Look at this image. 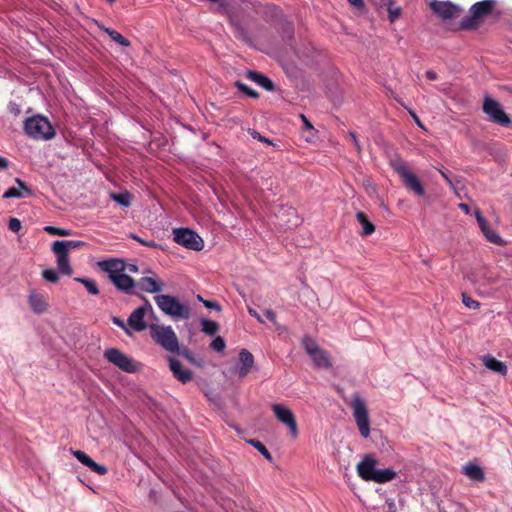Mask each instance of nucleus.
I'll use <instances>...</instances> for the list:
<instances>
[{
	"label": "nucleus",
	"mask_w": 512,
	"mask_h": 512,
	"mask_svg": "<svg viewBox=\"0 0 512 512\" xmlns=\"http://www.w3.org/2000/svg\"><path fill=\"white\" fill-rule=\"evenodd\" d=\"M496 0H483L476 2L470 7L469 15L465 16L459 23L460 30H475L483 18L490 15L496 6Z\"/></svg>",
	"instance_id": "f257e3e1"
},
{
	"label": "nucleus",
	"mask_w": 512,
	"mask_h": 512,
	"mask_svg": "<svg viewBox=\"0 0 512 512\" xmlns=\"http://www.w3.org/2000/svg\"><path fill=\"white\" fill-rule=\"evenodd\" d=\"M149 329L152 340L165 351L170 353L179 351V341L171 326L150 324Z\"/></svg>",
	"instance_id": "f03ea898"
},
{
	"label": "nucleus",
	"mask_w": 512,
	"mask_h": 512,
	"mask_svg": "<svg viewBox=\"0 0 512 512\" xmlns=\"http://www.w3.org/2000/svg\"><path fill=\"white\" fill-rule=\"evenodd\" d=\"M154 300L165 315L176 319H188L191 315L190 307L187 304L180 303L172 295H156Z\"/></svg>",
	"instance_id": "7ed1b4c3"
},
{
	"label": "nucleus",
	"mask_w": 512,
	"mask_h": 512,
	"mask_svg": "<svg viewBox=\"0 0 512 512\" xmlns=\"http://www.w3.org/2000/svg\"><path fill=\"white\" fill-rule=\"evenodd\" d=\"M393 170L401 177L405 187L413 191L417 196H424L425 189L418 176L411 172L401 159L391 161Z\"/></svg>",
	"instance_id": "20e7f679"
},
{
	"label": "nucleus",
	"mask_w": 512,
	"mask_h": 512,
	"mask_svg": "<svg viewBox=\"0 0 512 512\" xmlns=\"http://www.w3.org/2000/svg\"><path fill=\"white\" fill-rule=\"evenodd\" d=\"M301 344L316 368L328 369L332 366L329 354L312 337L305 335Z\"/></svg>",
	"instance_id": "39448f33"
},
{
	"label": "nucleus",
	"mask_w": 512,
	"mask_h": 512,
	"mask_svg": "<svg viewBox=\"0 0 512 512\" xmlns=\"http://www.w3.org/2000/svg\"><path fill=\"white\" fill-rule=\"evenodd\" d=\"M104 358L126 373H135L140 369V363L123 353L118 348H108L104 351Z\"/></svg>",
	"instance_id": "423d86ee"
},
{
	"label": "nucleus",
	"mask_w": 512,
	"mask_h": 512,
	"mask_svg": "<svg viewBox=\"0 0 512 512\" xmlns=\"http://www.w3.org/2000/svg\"><path fill=\"white\" fill-rule=\"evenodd\" d=\"M173 240L190 250L200 251L204 247V241L197 232L186 227L175 228L173 230Z\"/></svg>",
	"instance_id": "0eeeda50"
},
{
	"label": "nucleus",
	"mask_w": 512,
	"mask_h": 512,
	"mask_svg": "<svg viewBox=\"0 0 512 512\" xmlns=\"http://www.w3.org/2000/svg\"><path fill=\"white\" fill-rule=\"evenodd\" d=\"M352 408L353 416L361 436L368 438L370 435V420L365 401L359 395H355L352 401Z\"/></svg>",
	"instance_id": "6e6552de"
},
{
	"label": "nucleus",
	"mask_w": 512,
	"mask_h": 512,
	"mask_svg": "<svg viewBox=\"0 0 512 512\" xmlns=\"http://www.w3.org/2000/svg\"><path fill=\"white\" fill-rule=\"evenodd\" d=\"M271 410L274 412L277 420L288 427L290 435L296 438L298 436V427L292 410L281 404H272Z\"/></svg>",
	"instance_id": "1a4fd4ad"
},
{
	"label": "nucleus",
	"mask_w": 512,
	"mask_h": 512,
	"mask_svg": "<svg viewBox=\"0 0 512 512\" xmlns=\"http://www.w3.org/2000/svg\"><path fill=\"white\" fill-rule=\"evenodd\" d=\"M483 111L496 124L507 126L510 123L508 115L504 112L499 102L486 97L483 103Z\"/></svg>",
	"instance_id": "9d476101"
},
{
	"label": "nucleus",
	"mask_w": 512,
	"mask_h": 512,
	"mask_svg": "<svg viewBox=\"0 0 512 512\" xmlns=\"http://www.w3.org/2000/svg\"><path fill=\"white\" fill-rule=\"evenodd\" d=\"M145 301V305L138 307L135 309L130 316L128 317L127 323L137 332L144 331L147 328V324L144 321V317L148 310L153 312L152 305L145 297H141Z\"/></svg>",
	"instance_id": "9b49d317"
},
{
	"label": "nucleus",
	"mask_w": 512,
	"mask_h": 512,
	"mask_svg": "<svg viewBox=\"0 0 512 512\" xmlns=\"http://www.w3.org/2000/svg\"><path fill=\"white\" fill-rule=\"evenodd\" d=\"M51 250L56 256V263L58 271L63 274L70 276L73 273V269L70 264L69 252L57 241H54L51 245Z\"/></svg>",
	"instance_id": "f8f14e48"
},
{
	"label": "nucleus",
	"mask_w": 512,
	"mask_h": 512,
	"mask_svg": "<svg viewBox=\"0 0 512 512\" xmlns=\"http://www.w3.org/2000/svg\"><path fill=\"white\" fill-rule=\"evenodd\" d=\"M110 281L119 291L128 295H136L142 297L138 292L135 291V280L124 272L119 275H110Z\"/></svg>",
	"instance_id": "ddd939ff"
},
{
	"label": "nucleus",
	"mask_w": 512,
	"mask_h": 512,
	"mask_svg": "<svg viewBox=\"0 0 512 512\" xmlns=\"http://www.w3.org/2000/svg\"><path fill=\"white\" fill-rule=\"evenodd\" d=\"M31 310L38 315L48 310L47 297L36 289H30L27 297Z\"/></svg>",
	"instance_id": "4468645a"
},
{
	"label": "nucleus",
	"mask_w": 512,
	"mask_h": 512,
	"mask_svg": "<svg viewBox=\"0 0 512 512\" xmlns=\"http://www.w3.org/2000/svg\"><path fill=\"white\" fill-rule=\"evenodd\" d=\"M169 369L172 372V375L175 379H177L182 384L189 383L193 379V373L191 370L183 367L181 362L174 358H168Z\"/></svg>",
	"instance_id": "2eb2a0df"
},
{
	"label": "nucleus",
	"mask_w": 512,
	"mask_h": 512,
	"mask_svg": "<svg viewBox=\"0 0 512 512\" xmlns=\"http://www.w3.org/2000/svg\"><path fill=\"white\" fill-rule=\"evenodd\" d=\"M430 8L444 20L454 18L459 11L458 7L450 1H433L430 3Z\"/></svg>",
	"instance_id": "dca6fc26"
},
{
	"label": "nucleus",
	"mask_w": 512,
	"mask_h": 512,
	"mask_svg": "<svg viewBox=\"0 0 512 512\" xmlns=\"http://www.w3.org/2000/svg\"><path fill=\"white\" fill-rule=\"evenodd\" d=\"M377 461L371 455H365L361 462L357 465L358 475L365 481H372L373 475L377 470Z\"/></svg>",
	"instance_id": "f3484780"
},
{
	"label": "nucleus",
	"mask_w": 512,
	"mask_h": 512,
	"mask_svg": "<svg viewBox=\"0 0 512 512\" xmlns=\"http://www.w3.org/2000/svg\"><path fill=\"white\" fill-rule=\"evenodd\" d=\"M98 266L102 271L108 274L109 279L110 275H119L126 271V263L120 258H110L99 261Z\"/></svg>",
	"instance_id": "a211bd4d"
},
{
	"label": "nucleus",
	"mask_w": 512,
	"mask_h": 512,
	"mask_svg": "<svg viewBox=\"0 0 512 512\" xmlns=\"http://www.w3.org/2000/svg\"><path fill=\"white\" fill-rule=\"evenodd\" d=\"M15 183L16 186H12L4 192L2 196L4 199L25 198L33 194L32 190L20 178H16Z\"/></svg>",
	"instance_id": "6ab92c4d"
},
{
	"label": "nucleus",
	"mask_w": 512,
	"mask_h": 512,
	"mask_svg": "<svg viewBox=\"0 0 512 512\" xmlns=\"http://www.w3.org/2000/svg\"><path fill=\"white\" fill-rule=\"evenodd\" d=\"M73 456L83 465L91 469V471L98 475L107 473V468L104 465L96 463L89 455L81 450H72Z\"/></svg>",
	"instance_id": "aec40b11"
},
{
	"label": "nucleus",
	"mask_w": 512,
	"mask_h": 512,
	"mask_svg": "<svg viewBox=\"0 0 512 512\" xmlns=\"http://www.w3.org/2000/svg\"><path fill=\"white\" fill-rule=\"evenodd\" d=\"M238 361V376L240 378H244L247 376L254 365V356L249 350L241 349L238 355Z\"/></svg>",
	"instance_id": "412c9836"
},
{
	"label": "nucleus",
	"mask_w": 512,
	"mask_h": 512,
	"mask_svg": "<svg viewBox=\"0 0 512 512\" xmlns=\"http://www.w3.org/2000/svg\"><path fill=\"white\" fill-rule=\"evenodd\" d=\"M137 286L146 293H158L163 290V283L154 277H142L137 282Z\"/></svg>",
	"instance_id": "4be33fe9"
},
{
	"label": "nucleus",
	"mask_w": 512,
	"mask_h": 512,
	"mask_svg": "<svg viewBox=\"0 0 512 512\" xmlns=\"http://www.w3.org/2000/svg\"><path fill=\"white\" fill-rule=\"evenodd\" d=\"M481 360L487 369L503 376L507 374L506 364L502 361L497 360L492 355H484L481 357Z\"/></svg>",
	"instance_id": "5701e85b"
},
{
	"label": "nucleus",
	"mask_w": 512,
	"mask_h": 512,
	"mask_svg": "<svg viewBox=\"0 0 512 512\" xmlns=\"http://www.w3.org/2000/svg\"><path fill=\"white\" fill-rule=\"evenodd\" d=\"M24 126L23 128H53L51 122L48 120L47 117L41 115V114H34L31 115L24 120Z\"/></svg>",
	"instance_id": "b1692460"
},
{
	"label": "nucleus",
	"mask_w": 512,
	"mask_h": 512,
	"mask_svg": "<svg viewBox=\"0 0 512 512\" xmlns=\"http://www.w3.org/2000/svg\"><path fill=\"white\" fill-rule=\"evenodd\" d=\"M24 135L34 141H47L56 136V130H23Z\"/></svg>",
	"instance_id": "393cba45"
},
{
	"label": "nucleus",
	"mask_w": 512,
	"mask_h": 512,
	"mask_svg": "<svg viewBox=\"0 0 512 512\" xmlns=\"http://www.w3.org/2000/svg\"><path fill=\"white\" fill-rule=\"evenodd\" d=\"M464 473L474 481L482 482L485 480V474L481 466L476 463L469 462L463 467Z\"/></svg>",
	"instance_id": "a878e982"
},
{
	"label": "nucleus",
	"mask_w": 512,
	"mask_h": 512,
	"mask_svg": "<svg viewBox=\"0 0 512 512\" xmlns=\"http://www.w3.org/2000/svg\"><path fill=\"white\" fill-rule=\"evenodd\" d=\"M247 78L251 81L257 83L261 87H263L267 91H273L274 90V84L273 82L266 77L265 75L256 72V71H248L247 72Z\"/></svg>",
	"instance_id": "bb28decb"
},
{
	"label": "nucleus",
	"mask_w": 512,
	"mask_h": 512,
	"mask_svg": "<svg viewBox=\"0 0 512 512\" xmlns=\"http://www.w3.org/2000/svg\"><path fill=\"white\" fill-rule=\"evenodd\" d=\"M397 477V472L391 468L378 469L373 475L372 481L375 483H387Z\"/></svg>",
	"instance_id": "cd10ccee"
},
{
	"label": "nucleus",
	"mask_w": 512,
	"mask_h": 512,
	"mask_svg": "<svg viewBox=\"0 0 512 512\" xmlns=\"http://www.w3.org/2000/svg\"><path fill=\"white\" fill-rule=\"evenodd\" d=\"M356 219L362 226V236H369L375 232V225L368 219L364 212H357Z\"/></svg>",
	"instance_id": "c85d7f7f"
},
{
	"label": "nucleus",
	"mask_w": 512,
	"mask_h": 512,
	"mask_svg": "<svg viewBox=\"0 0 512 512\" xmlns=\"http://www.w3.org/2000/svg\"><path fill=\"white\" fill-rule=\"evenodd\" d=\"M175 354H178L184 357L189 363L192 365L202 368L205 364V361L202 357H196L187 347H179V351Z\"/></svg>",
	"instance_id": "c756f323"
},
{
	"label": "nucleus",
	"mask_w": 512,
	"mask_h": 512,
	"mask_svg": "<svg viewBox=\"0 0 512 512\" xmlns=\"http://www.w3.org/2000/svg\"><path fill=\"white\" fill-rule=\"evenodd\" d=\"M110 198L124 208H128L132 204L133 199L132 194L128 191H123L120 193L112 192L110 193Z\"/></svg>",
	"instance_id": "7c9ffc66"
},
{
	"label": "nucleus",
	"mask_w": 512,
	"mask_h": 512,
	"mask_svg": "<svg viewBox=\"0 0 512 512\" xmlns=\"http://www.w3.org/2000/svg\"><path fill=\"white\" fill-rule=\"evenodd\" d=\"M74 280L78 283H81L88 291L90 295H98L99 294V288L97 286V283L94 279L91 278H84V277H75Z\"/></svg>",
	"instance_id": "2f4dec72"
},
{
	"label": "nucleus",
	"mask_w": 512,
	"mask_h": 512,
	"mask_svg": "<svg viewBox=\"0 0 512 512\" xmlns=\"http://www.w3.org/2000/svg\"><path fill=\"white\" fill-rule=\"evenodd\" d=\"M286 212H287V216H288L289 218H288V220H287V221H283V220L281 219V221H282L283 223H280V225L285 226V228H287V229H291V228H293V227L298 226V225L301 223V220H300V218L298 217L297 212H296V210H295V209H293V208H288V209L286 210Z\"/></svg>",
	"instance_id": "473e14b6"
},
{
	"label": "nucleus",
	"mask_w": 512,
	"mask_h": 512,
	"mask_svg": "<svg viewBox=\"0 0 512 512\" xmlns=\"http://www.w3.org/2000/svg\"><path fill=\"white\" fill-rule=\"evenodd\" d=\"M200 324L202 331L209 336L214 335L219 330V324L213 320L202 319Z\"/></svg>",
	"instance_id": "72a5a7b5"
},
{
	"label": "nucleus",
	"mask_w": 512,
	"mask_h": 512,
	"mask_svg": "<svg viewBox=\"0 0 512 512\" xmlns=\"http://www.w3.org/2000/svg\"><path fill=\"white\" fill-rule=\"evenodd\" d=\"M105 33H107L114 42L118 43L123 47H128L131 45L130 41L116 30L105 29Z\"/></svg>",
	"instance_id": "f704fd0d"
},
{
	"label": "nucleus",
	"mask_w": 512,
	"mask_h": 512,
	"mask_svg": "<svg viewBox=\"0 0 512 512\" xmlns=\"http://www.w3.org/2000/svg\"><path fill=\"white\" fill-rule=\"evenodd\" d=\"M58 243H60L62 246L64 245V248L70 252L82 247L87 246V243L80 240H56Z\"/></svg>",
	"instance_id": "c9c22d12"
},
{
	"label": "nucleus",
	"mask_w": 512,
	"mask_h": 512,
	"mask_svg": "<svg viewBox=\"0 0 512 512\" xmlns=\"http://www.w3.org/2000/svg\"><path fill=\"white\" fill-rule=\"evenodd\" d=\"M248 443L259 451L267 460L272 461L271 453L262 442L252 439L248 441Z\"/></svg>",
	"instance_id": "e433bc0d"
},
{
	"label": "nucleus",
	"mask_w": 512,
	"mask_h": 512,
	"mask_svg": "<svg viewBox=\"0 0 512 512\" xmlns=\"http://www.w3.org/2000/svg\"><path fill=\"white\" fill-rule=\"evenodd\" d=\"M483 234L485 235L486 239H487L489 242L493 243V244H496V245H502V244L504 243V241H503V239L500 237V235H499L496 231H494V230H492V229H490V228H488L487 230H485V231L483 232Z\"/></svg>",
	"instance_id": "4c0bfd02"
},
{
	"label": "nucleus",
	"mask_w": 512,
	"mask_h": 512,
	"mask_svg": "<svg viewBox=\"0 0 512 512\" xmlns=\"http://www.w3.org/2000/svg\"><path fill=\"white\" fill-rule=\"evenodd\" d=\"M44 230L50 234V235H57V236H71L72 231L65 228H59L54 226H45Z\"/></svg>",
	"instance_id": "58836bf2"
},
{
	"label": "nucleus",
	"mask_w": 512,
	"mask_h": 512,
	"mask_svg": "<svg viewBox=\"0 0 512 512\" xmlns=\"http://www.w3.org/2000/svg\"><path fill=\"white\" fill-rule=\"evenodd\" d=\"M235 86L239 89V91H241L248 97L258 98V96H259V94L255 90L251 89L247 84H245L241 81H236Z\"/></svg>",
	"instance_id": "ea45409f"
},
{
	"label": "nucleus",
	"mask_w": 512,
	"mask_h": 512,
	"mask_svg": "<svg viewBox=\"0 0 512 512\" xmlns=\"http://www.w3.org/2000/svg\"><path fill=\"white\" fill-rule=\"evenodd\" d=\"M59 273V271L54 269H44L41 274L43 279L47 282L56 283L59 280Z\"/></svg>",
	"instance_id": "a19ab883"
},
{
	"label": "nucleus",
	"mask_w": 512,
	"mask_h": 512,
	"mask_svg": "<svg viewBox=\"0 0 512 512\" xmlns=\"http://www.w3.org/2000/svg\"><path fill=\"white\" fill-rule=\"evenodd\" d=\"M210 348L219 353L224 352L226 348L225 340L221 336H216L210 343Z\"/></svg>",
	"instance_id": "79ce46f5"
},
{
	"label": "nucleus",
	"mask_w": 512,
	"mask_h": 512,
	"mask_svg": "<svg viewBox=\"0 0 512 512\" xmlns=\"http://www.w3.org/2000/svg\"><path fill=\"white\" fill-rule=\"evenodd\" d=\"M250 131H251V136H252L254 139H257V140H259V141H261V142H263V143H266V144H268V145H271V146H273V147H275V148H277V149H279V148H280V146H279L277 143H275L273 140H270V139H269V138H267V137L262 136V135H261L257 130H250Z\"/></svg>",
	"instance_id": "37998d69"
},
{
	"label": "nucleus",
	"mask_w": 512,
	"mask_h": 512,
	"mask_svg": "<svg viewBox=\"0 0 512 512\" xmlns=\"http://www.w3.org/2000/svg\"><path fill=\"white\" fill-rule=\"evenodd\" d=\"M298 122L302 123V128H314L313 124L308 120L304 114H298L294 117L292 124L299 125Z\"/></svg>",
	"instance_id": "c03bdc74"
},
{
	"label": "nucleus",
	"mask_w": 512,
	"mask_h": 512,
	"mask_svg": "<svg viewBox=\"0 0 512 512\" xmlns=\"http://www.w3.org/2000/svg\"><path fill=\"white\" fill-rule=\"evenodd\" d=\"M462 303L469 309H478L480 307V303L472 299L466 293L462 294Z\"/></svg>",
	"instance_id": "a18cd8bd"
},
{
	"label": "nucleus",
	"mask_w": 512,
	"mask_h": 512,
	"mask_svg": "<svg viewBox=\"0 0 512 512\" xmlns=\"http://www.w3.org/2000/svg\"><path fill=\"white\" fill-rule=\"evenodd\" d=\"M129 238L137 241L141 245H144V246H147V247H150V248H156V247L159 246L155 241H153V240H151V241L144 240V239H142L140 236H138L135 233H131L129 235Z\"/></svg>",
	"instance_id": "49530a36"
},
{
	"label": "nucleus",
	"mask_w": 512,
	"mask_h": 512,
	"mask_svg": "<svg viewBox=\"0 0 512 512\" xmlns=\"http://www.w3.org/2000/svg\"><path fill=\"white\" fill-rule=\"evenodd\" d=\"M474 214L481 231L484 232L485 230H487L489 226L481 211L477 208Z\"/></svg>",
	"instance_id": "de8ad7c7"
},
{
	"label": "nucleus",
	"mask_w": 512,
	"mask_h": 512,
	"mask_svg": "<svg viewBox=\"0 0 512 512\" xmlns=\"http://www.w3.org/2000/svg\"><path fill=\"white\" fill-rule=\"evenodd\" d=\"M22 225H21V221L17 218H10L9 222H8V228L9 230H11L12 232H19L20 229H21Z\"/></svg>",
	"instance_id": "09e8293b"
},
{
	"label": "nucleus",
	"mask_w": 512,
	"mask_h": 512,
	"mask_svg": "<svg viewBox=\"0 0 512 512\" xmlns=\"http://www.w3.org/2000/svg\"><path fill=\"white\" fill-rule=\"evenodd\" d=\"M203 305H204L207 309L215 310V311H217V312H221V310H222L221 305H220L218 302L213 301V300L203 301Z\"/></svg>",
	"instance_id": "8fccbe9b"
},
{
	"label": "nucleus",
	"mask_w": 512,
	"mask_h": 512,
	"mask_svg": "<svg viewBox=\"0 0 512 512\" xmlns=\"http://www.w3.org/2000/svg\"><path fill=\"white\" fill-rule=\"evenodd\" d=\"M8 111H9L10 114H12L13 116L17 117L21 113V107H20L19 104L11 101L8 104Z\"/></svg>",
	"instance_id": "3c124183"
},
{
	"label": "nucleus",
	"mask_w": 512,
	"mask_h": 512,
	"mask_svg": "<svg viewBox=\"0 0 512 512\" xmlns=\"http://www.w3.org/2000/svg\"><path fill=\"white\" fill-rule=\"evenodd\" d=\"M264 315L267 317V319L273 323V325L277 326L278 323H277V318H276V314L273 310L271 309H266L264 311Z\"/></svg>",
	"instance_id": "603ef678"
},
{
	"label": "nucleus",
	"mask_w": 512,
	"mask_h": 512,
	"mask_svg": "<svg viewBox=\"0 0 512 512\" xmlns=\"http://www.w3.org/2000/svg\"><path fill=\"white\" fill-rule=\"evenodd\" d=\"M389 19L391 22H394L400 16V8H392L391 6L388 8Z\"/></svg>",
	"instance_id": "864d4df0"
},
{
	"label": "nucleus",
	"mask_w": 512,
	"mask_h": 512,
	"mask_svg": "<svg viewBox=\"0 0 512 512\" xmlns=\"http://www.w3.org/2000/svg\"><path fill=\"white\" fill-rule=\"evenodd\" d=\"M247 310L250 316L254 317L258 322L264 323L261 315L255 309L248 307Z\"/></svg>",
	"instance_id": "5fc2aeb1"
},
{
	"label": "nucleus",
	"mask_w": 512,
	"mask_h": 512,
	"mask_svg": "<svg viewBox=\"0 0 512 512\" xmlns=\"http://www.w3.org/2000/svg\"><path fill=\"white\" fill-rule=\"evenodd\" d=\"M112 322L113 324H115L116 326L124 329L125 331H127V328L125 326V323L123 322V320H121L119 317L117 316H113L112 317Z\"/></svg>",
	"instance_id": "6e6d98bb"
},
{
	"label": "nucleus",
	"mask_w": 512,
	"mask_h": 512,
	"mask_svg": "<svg viewBox=\"0 0 512 512\" xmlns=\"http://www.w3.org/2000/svg\"><path fill=\"white\" fill-rule=\"evenodd\" d=\"M126 270H128L130 273H138L139 268L136 264L129 263L126 264Z\"/></svg>",
	"instance_id": "4d7b16f0"
},
{
	"label": "nucleus",
	"mask_w": 512,
	"mask_h": 512,
	"mask_svg": "<svg viewBox=\"0 0 512 512\" xmlns=\"http://www.w3.org/2000/svg\"><path fill=\"white\" fill-rule=\"evenodd\" d=\"M426 77H427V79H429L431 81H434V80H436L438 78V75H437V73L435 71L428 70L426 72Z\"/></svg>",
	"instance_id": "13d9d810"
},
{
	"label": "nucleus",
	"mask_w": 512,
	"mask_h": 512,
	"mask_svg": "<svg viewBox=\"0 0 512 512\" xmlns=\"http://www.w3.org/2000/svg\"><path fill=\"white\" fill-rule=\"evenodd\" d=\"M9 166V161L3 157V156H0V169L4 170L6 168H8Z\"/></svg>",
	"instance_id": "bf43d9fd"
},
{
	"label": "nucleus",
	"mask_w": 512,
	"mask_h": 512,
	"mask_svg": "<svg viewBox=\"0 0 512 512\" xmlns=\"http://www.w3.org/2000/svg\"><path fill=\"white\" fill-rule=\"evenodd\" d=\"M388 511L387 512H397V507L394 501H388L387 502Z\"/></svg>",
	"instance_id": "052dcab7"
},
{
	"label": "nucleus",
	"mask_w": 512,
	"mask_h": 512,
	"mask_svg": "<svg viewBox=\"0 0 512 512\" xmlns=\"http://www.w3.org/2000/svg\"><path fill=\"white\" fill-rule=\"evenodd\" d=\"M348 1L351 5L355 6L356 8H361L364 6L363 0H348Z\"/></svg>",
	"instance_id": "680f3d73"
},
{
	"label": "nucleus",
	"mask_w": 512,
	"mask_h": 512,
	"mask_svg": "<svg viewBox=\"0 0 512 512\" xmlns=\"http://www.w3.org/2000/svg\"><path fill=\"white\" fill-rule=\"evenodd\" d=\"M440 173H441L442 177L446 180V182H447L449 185H451V186H452V184H453V183H452L451 178H450V177H449V175H448V172L443 171V170H440Z\"/></svg>",
	"instance_id": "e2e57ef3"
},
{
	"label": "nucleus",
	"mask_w": 512,
	"mask_h": 512,
	"mask_svg": "<svg viewBox=\"0 0 512 512\" xmlns=\"http://www.w3.org/2000/svg\"><path fill=\"white\" fill-rule=\"evenodd\" d=\"M459 208L465 213V214H469L470 213V208H469V205L466 204V203H460L459 204Z\"/></svg>",
	"instance_id": "0e129e2a"
},
{
	"label": "nucleus",
	"mask_w": 512,
	"mask_h": 512,
	"mask_svg": "<svg viewBox=\"0 0 512 512\" xmlns=\"http://www.w3.org/2000/svg\"><path fill=\"white\" fill-rule=\"evenodd\" d=\"M349 136L351 137V139L353 140V142L355 143L356 146H358V141H357V138H356V135L354 132L350 131L349 132Z\"/></svg>",
	"instance_id": "69168bd1"
},
{
	"label": "nucleus",
	"mask_w": 512,
	"mask_h": 512,
	"mask_svg": "<svg viewBox=\"0 0 512 512\" xmlns=\"http://www.w3.org/2000/svg\"><path fill=\"white\" fill-rule=\"evenodd\" d=\"M293 26L291 24H288L287 26V32H288V36L291 37L293 35Z\"/></svg>",
	"instance_id": "338daca9"
},
{
	"label": "nucleus",
	"mask_w": 512,
	"mask_h": 512,
	"mask_svg": "<svg viewBox=\"0 0 512 512\" xmlns=\"http://www.w3.org/2000/svg\"><path fill=\"white\" fill-rule=\"evenodd\" d=\"M414 119L419 128H425L417 116L414 115Z\"/></svg>",
	"instance_id": "774afa93"
}]
</instances>
